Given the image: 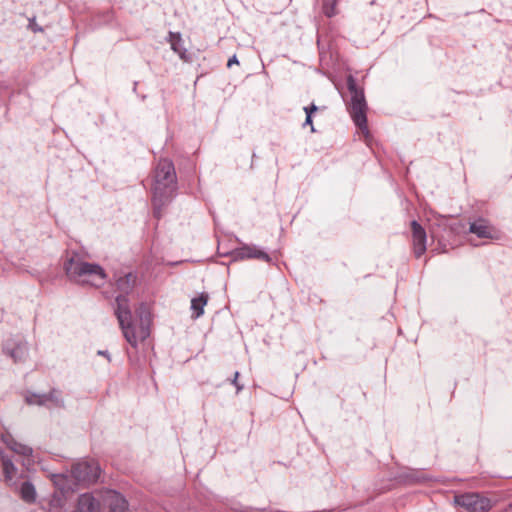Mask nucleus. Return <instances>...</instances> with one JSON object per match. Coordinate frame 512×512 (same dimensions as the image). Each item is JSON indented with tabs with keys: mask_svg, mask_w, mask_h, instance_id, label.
I'll list each match as a JSON object with an SVG mask.
<instances>
[{
	"mask_svg": "<svg viewBox=\"0 0 512 512\" xmlns=\"http://www.w3.org/2000/svg\"><path fill=\"white\" fill-rule=\"evenodd\" d=\"M238 377H239V372L236 371L234 373V378L232 380V384L236 387L237 392H239L243 389V386L238 383Z\"/></svg>",
	"mask_w": 512,
	"mask_h": 512,
	"instance_id": "5701e85b",
	"label": "nucleus"
},
{
	"mask_svg": "<svg viewBox=\"0 0 512 512\" xmlns=\"http://www.w3.org/2000/svg\"><path fill=\"white\" fill-rule=\"evenodd\" d=\"M136 281L137 275L133 272H129L123 276L118 277L116 280V288L119 292H121L119 295L128 296L135 287Z\"/></svg>",
	"mask_w": 512,
	"mask_h": 512,
	"instance_id": "9b49d317",
	"label": "nucleus"
},
{
	"mask_svg": "<svg viewBox=\"0 0 512 512\" xmlns=\"http://www.w3.org/2000/svg\"><path fill=\"white\" fill-rule=\"evenodd\" d=\"M305 114H306V119L303 123V127L305 128L306 126H309L310 127V131L312 133H315L316 132V129L314 128V125H313V116L314 114L319 110V107L317 105H315L314 103L308 105V106H305L303 108Z\"/></svg>",
	"mask_w": 512,
	"mask_h": 512,
	"instance_id": "6ab92c4d",
	"label": "nucleus"
},
{
	"mask_svg": "<svg viewBox=\"0 0 512 512\" xmlns=\"http://www.w3.org/2000/svg\"><path fill=\"white\" fill-rule=\"evenodd\" d=\"M25 401L29 405L46 406L45 394L28 392L25 396Z\"/></svg>",
	"mask_w": 512,
	"mask_h": 512,
	"instance_id": "412c9836",
	"label": "nucleus"
},
{
	"mask_svg": "<svg viewBox=\"0 0 512 512\" xmlns=\"http://www.w3.org/2000/svg\"><path fill=\"white\" fill-rule=\"evenodd\" d=\"M318 45H319V47H324V46H325V45H323V44L321 43V41H320V40H318Z\"/></svg>",
	"mask_w": 512,
	"mask_h": 512,
	"instance_id": "bb28decb",
	"label": "nucleus"
},
{
	"mask_svg": "<svg viewBox=\"0 0 512 512\" xmlns=\"http://www.w3.org/2000/svg\"><path fill=\"white\" fill-rule=\"evenodd\" d=\"M0 439L15 453L23 456H31L33 449L25 444H21L14 440L11 435L1 433Z\"/></svg>",
	"mask_w": 512,
	"mask_h": 512,
	"instance_id": "f8f14e48",
	"label": "nucleus"
},
{
	"mask_svg": "<svg viewBox=\"0 0 512 512\" xmlns=\"http://www.w3.org/2000/svg\"><path fill=\"white\" fill-rule=\"evenodd\" d=\"M109 505V512H128L127 500L117 492H113V494L111 495Z\"/></svg>",
	"mask_w": 512,
	"mask_h": 512,
	"instance_id": "4468645a",
	"label": "nucleus"
},
{
	"mask_svg": "<svg viewBox=\"0 0 512 512\" xmlns=\"http://www.w3.org/2000/svg\"><path fill=\"white\" fill-rule=\"evenodd\" d=\"M1 462H2L4 479H5V481L9 482L14 478L17 469H16L15 465L13 464L12 460L9 459L4 454H1Z\"/></svg>",
	"mask_w": 512,
	"mask_h": 512,
	"instance_id": "dca6fc26",
	"label": "nucleus"
},
{
	"mask_svg": "<svg viewBox=\"0 0 512 512\" xmlns=\"http://www.w3.org/2000/svg\"><path fill=\"white\" fill-rule=\"evenodd\" d=\"M63 268L70 280L90 284L94 287H101L107 279L106 272L99 264L84 261L76 252H72L66 258Z\"/></svg>",
	"mask_w": 512,
	"mask_h": 512,
	"instance_id": "7ed1b4c3",
	"label": "nucleus"
},
{
	"mask_svg": "<svg viewBox=\"0 0 512 512\" xmlns=\"http://www.w3.org/2000/svg\"><path fill=\"white\" fill-rule=\"evenodd\" d=\"M181 37H180V34H176V33H173V32H170L169 33V42L171 44V49L177 53L181 59L183 60H187L186 58V50L181 47Z\"/></svg>",
	"mask_w": 512,
	"mask_h": 512,
	"instance_id": "f3484780",
	"label": "nucleus"
},
{
	"mask_svg": "<svg viewBox=\"0 0 512 512\" xmlns=\"http://www.w3.org/2000/svg\"><path fill=\"white\" fill-rule=\"evenodd\" d=\"M208 298V294L201 293L197 298L191 300V309L194 318H199L204 314V306L207 304Z\"/></svg>",
	"mask_w": 512,
	"mask_h": 512,
	"instance_id": "2eb2a0df",
	"label": "nucleus"
},
{
	"mask_svg": "<svg viewBox=\"0 0 512 512\" xmlns=\"http://www.w3.org/2000/svg\"><path fill=\"white\" fill-rule=\"evenodd\" d=\"M46 405L50 404L53 407H63L64 401L61 397V392L57 389H51L48 393L45 394Z\"/></svg>",
	"mask_w": 512,
	"mask_h": 512,
	"instance_id": "aec40b11",
	"label": "nucleus"
},
{
	"mask_svg": "<svg viewBox=\"0 0 512 512\" xmlns=\"http://www.w3.org/2000/svg\"><path fill=\"white\" fill-rule=\"evenodd\" d=\"M29 27L31 28L32 31L34 32H38V31H42V28L39 27L34 20H31L30 23H29Z\"/></svg>",
	"mask_w": 512,
	"mask_h": 512,
	"instance_id": "393cba45",
	"label": "nucleus"
},
{
	"mask_svg": "<svg viewBox=\"0 0 512 512\" xmlns=\"http://www.w3.org/2000/svg\"><path fill=\"white\" fill-rule=\"evenodd\" d=\"M139 323L133 320L130 301L126 295H118L115 298L114 314L118 320L126 341L137 347L139 341H144L150 335L151 315L145 304H141L138 311Z\"/></svg>",
	"mask_w": 512,
	"mask_h": 512,
	"instance_id": "f257e3e1",
	"label": "nucleus"
},
{
	"mask_svg": "<svg viewBox=\"0 0 512 512\" xmlns=\"http://www.w3.org/2000/svg\"><path fill=\"white\" fill-rule=\"evenodd\" d=\"M411 237H412V250L416 258H420L427 250V234L425 229L416 221L410 223Z\"/></svg>",
	"mask_w": 512,
	"mask_h": 512,
	"instance_id": "6e6552de",
	"label": "nucleus"
},
{
	"mask_svg": "<svg viewBox=\"0 0 512 512\" xmlns=\"http://www.w3.org/2000/svg\"><path fill=\"white\" fill-rule=\"evenodd\" d=\"M72 477L78 484H90L98 480L100 468L95 462H79L72 466Z\"/></svg>",
	"mask_w": 512,
	"mask_h": 512,
	"instance_id": "423d86ee",
	"label": "nucleus"
},
{
	"mask_svg": "<svg viewBox=\"0 0 512 512\" xmlns=\"http://www.w3.org/2000/svg\"><path fill=\"white\" fill-rule=\"evenodd\" d=\"M234 64H236V65H238V64H239V61H238V58H237V56H236V55H233L232 57H230V58L228 59L227 67H228V68H231V67H232V65H234Z\"/></svg>",
	"mask_w": 512,
	"mask_h": 512,
	"instance_id": "b1692460",
	"label": "nucleus"
},
{
	"mask_svg": "<svg viewBox=\"0 0 512 512\" xmlns=\"http://www.w3.org/2000/svg\"><path fill=\"white\" fill-rule=\"evenodd\" d=\"M230 256L232 260H245V259H257L264 262H271V257L263 250L259 249L255 245H243L237 249H234Z\"/></svg>",
	"mask_w": 512,
	"mask_h": 512,
	"instance_id": "0eeeda50",
	"label": "nucleus"
},
{
	"mask_svg": "<svg viewBox=\"0 0 512 512\" xmlns=\"http://www.w3.org/2000/svg\"><path fill=\"white\" fill-rule=\"evenodd\" d=\"M337 2L338 0H323L322 10L326 17L331 18L338 13Z\"/></svg>",
	"mask_w": 512,
	"mask_h": 512,
	"instance_id": "4be33fe9",
	"label": "nucleus"
},
{
	"mask_svg": "<svg viewBox=\"0 0 512 512\" xmlns=\"http://www.w3.org/2000/svg\"><path fill=\"white\" fill-rule=\"evenodd\" d=\"M98 353L102 356H108L107 351H99Z\"/></svg>",
	"mask_w": 512,
	"mask_h": 512,
	"instance_id": "a878e982",
	"label": "nucleus"
},
{
	"mask_svg": "<svg viewBox=\"0 0 512 512\" xmlns=\"http://www.w3.org/2000/svg\"><path fill=\"white\" fill-rule=\"evenodd\" d=\"M347 87L351 95V100L348 106V111L354 122V124L361 130L365 135H369L367 125V103L365 100L364 91L362 88L357 86L355 79L350 76L347 79Z\"/></svg>",
	"mask_w": 512,
	"mask_h": 512,
	"instance_id": "20e7f679",
	"label": "nucleus"
},
{
	"mask_svg": "<svg viewBox=\"0 0 512 512\" xmlns=\"http://www.w3.org/2000/svg\"><path fill=\"white\" fill-rule=\"evenodd\" d=\"M469 231L473 234H476L479 238L493 237V229L484 219H479L471 223Z\"/></svg>",
	"mask_w": 512,
	"mask_h": 512,
	"instance_id": "ddd939ff",
	"label": "nucleus"
},
{
	"mask_svg": "<svg viewBox=\"0 0 512 512\" xmlns=\"http://www.w3.org/2000/svg\"><path fill=\"white\" fill-rule=\"evenodd\" d=\"M78 512H100V503L92 494L85 493L79 496L77 503Z\"/></svg>",
	"mask_w": 512,
	"mask_h": 512,
	"instance_id": "9d476101",
	"label": "nucleus"
},
{
	"mask_svg": "<svg viewBox=\"0 0 512 512\" xmlns=\"http://www.w3.org/2000/svg\"><path fill=\"white\" fill-rule=\"evenodd\" d=\"M454 502L467 512H488L492 507L490 499L479 493L456 495Z\"/></svg>",
	"mask_w": 512,
	"mask_h": 512,
	"instance_id": "39448f33",
	"label": "nucleus"
},
{
	"mask_svg": "<svg viewBox=\"0 0 512 512\" xmlns=\"http://www.w3.org/2000/svg\"><path fill=\"white\" fill-rule=\"evenodd\" d=\"M21 498L27 503H33L36 499V491L32 483L23 482L20 487Z\"/></svg>",
	"mask_w": 512,
	"mask_h": 512,
	"instance_id": "a211bd4d",
	"label": "nucleus"
},
{
	"mask_svg": "<svg viewBox=\"0 0 512 512\" xmlns=\"http://www.w3.org/2000/svg\"><path fill=\"white\" fill-rule=\"evenodd\" d=\"M3 352L11 357L14 363H19L26 360L28 356V347L27 344L22 341L13 344H10L8 341L3 346Z\"/></svg>",
	"mask_w": 512,
	"mask_h": 512,
	"instance_id": "1a4fd4ad",
	"label": "nucleus"
},
{
	"mask_svg": "<svg viewBox=\"0 0 512 512\" xmlns=\"http://www.w3.org/2000/svg\"><path fill=\"white\" fill-rule=\"evenodd\" d=\"M177 189V176L174 164L167 158H161L154 169L152 185L153 215L160 219L164 208L171 202Z\"/></svg>",
	"mask_w": 512,
	"mask_h": 512,
	"instance_id": "f03ea898",
	"label": "nucleus"
}]
</instances>
